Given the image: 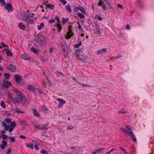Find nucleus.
Returning a JSON list of instances; mask_svg holds the SVG:
<instances>
[{
  "label": "nucleus",
  "instance_id": "obj_1",
  "mask_svg": "<svg viewBox=\"0 0 154 154\" xmlns=\"http://www.w3.org/2000/svg\"><path fill=\"white\" fill-rule=\"evenodd\" d=\"M14 91L16 94L14 101L15 104H24L26 101V97L23 94L16 89H14Z\"/></svg>",
  "mask_w": 154,
  "mask_h": 154
},
{
  "label": "nucleus",
  "instance_id": "obj_2",
  "mask_svg": "<svg viewBox=\"0 0 154 154\" xmlns=\"http://www.w3.org/2000/svg\"><path fill=\"white\" fill-rule=\"evenodd\" d=\"M37 41L38 44L43 46H45L47 44L46 38L42 34H39L37 37Z\"/></svg>",
  "mask_w": 154,
  "mask_h": 154
},
{
  "label": "nucleus",
  "instance_id": "obj_3",
  "mask_svg": "<svg viewBox=\"0 0 154 154\" xmlns=\"http://www.w3.org/2000/svg\"><path fill=\"white\" fill-rule=\"evenodd\" d=\"M33 13L30 14L28 16H27L26 19L25 20H25L27 25L29 24H32L34 23V21L35 20V18L34 17Z\"/></svg>",
  "mask_w": 154,
  "mask_h": 154
},
{
  "label": "nucleus",
  "instance_id": "obj_4",
  "mask_svg": "<svg viewBox=\"0 0 154 154\" xmlns=\"http://www.w3.org/2000/svg\"><path fill=\"white\" fill-rule=\"evenodd\" d=\"M48 125L45 124L39 125H34L35 128L39 130H44L47 129Z\"/></svg>",
  "mask_w": 154,
  "mask_h": 154
},
{
  "label": "nucleus",
  "instance_id": "obj_5",
  "mask_svg": "<svg viewBox=\"0 0 154 154\" xmlns=\"http://www.w3.org/2000/svg\"><path fill=\"white\" fill-rule=\"evenodd\" d=\"M72 28V26L69 25L68 27V31L67 32V35L66 38L67 39L70 38L72 36L73 34L72 33V31L71 28Z\"/></svg>",
  "mask_w": 154,
  "mask_h": 154
},
{
  "label": "nucleus",
  "instance_id": "obj_6",
  "mask_svg": "<svg viewBox=\"0 0 154 154\" xmlns=\"http://www.w3.org/2000/svg\"><path fill=\"white\" fill-rule=\"evenodd\" d=\"M6 69L13 72H14L16 70V66L12 64H10L7 66Z\"/></svg>",
  "mask_w": 154,
  "mask_h": 154
},
{
  "label": "nucleus",
  "instance_id": "obj_7",
  "mask_svg": "<svg viewBox=\"0 0 154 154\" xmlns=\"http://www.w3.org/2000/svg\"><path fill=\"white\" fill-rule=\"evenodd\" d=\"M57 101L59 102L58 106V108H61L62 106L65 103V101L62 99L58 98L57 99Z\"/></svg>",
  "mask_w": 154,
  "mask_h": 154
},
{
  "label": "nucleus",
  "instance_id": "obj_8",
  "mask_svg": "<svg viewBox=\"0 0 154 154\" xmlns=\"http://www.w3.org/2000/svg\"><path fill=\"white\" fill-rule=\"evenodd\" d=\"M21 58L22 59L25 60H31V59L29 57V56L26 54H24L22 55L21 56Z\"/></svg>",
  "mask_w": 154,
  "mask_h": 154
},
{
  "label": "nucleus",
  "instance_id": "obj_9",
  "mask_svg": "<svg viewBox=\"0 0 154 154\" xmlns=\"http://www.w3.org/2000/svg\"><path fill=\"white\" fill-rule=\"evenodd\" d=\"M129 134L131 136V138L132 140L135 143L137 142L136 139L132 131H131L130 132H129Z\"/></svg>",
  "mask_w": 154,
  "mask_h": 154
},
{
  "label": "nucleus",
  "instance_id": "obj_10",
  "mask_svg": "<svg viewBox=\"0 0 154 154\" xmlns=\"http://www.w3.org/2000/svg\"><path fill=\"white\" fill-rule=\"evenodd\" d=\"M14 79L17 84H19L20 82V80L21 79L20 76L18 75H14Z\"/></svg>",
  "mask_w": 154,
  "mask_h": 154
},
{
  "label": "nucleus",
  "instance_id": "obj_11",
  "mask_svg": "<svg viewBox=\"0 0 154 154\" xmlns=\"http://www.w3.org/2000/svg\"><path fill=\"white\" fill-rule=\"evenodd\" d=\"M5 8L7 9L9 12H11L12 10V7L11 4H7L5 6Z\"/></svg>",
  "mask_w": 154,
  "mask_h": 154
},
{
  "label": "nucleus",
  "instance_id": "obj_12",
  "mask_svg": "<svg viewBox=\"0 0 154 154\" xmlns=\"http://www.w3.org/2000/svg\"><path fill=\"white\" fill-rule=\"evenodd\" d=\"M11 84V83L8 81H5L3 83V87L4 88H8Z\"/></svg>",
  "mask_w": 154,
  "mask_h": 154
},
{
  "label": "nucleus",
  "instance_id": "obj_13",
  "mask_svg": "<svg viewBox=\"0 0 154 154\" xmlns=\"http://www.w3.org/2000/svg\"><path fill=\"white\" fill-rule=\"evenodd\" d=\"M107 50L106 48H104L102 49L101 50H99L97 52V54H102L106 52Z\"/></svg>",
  "mask_w": 154,
  "mask_h": 154
},
{
  "label": "nucleus",
  "instance_id": "obj_14",
  "mask_svg": "<svg viewBox=\"0 0 154 154\" xmlns=\"http://www.w3.org/2000/svg\"><path fill=\"white\" fill-rule=\"evenodd\" d=\"M26 88L29 91H33L35 90L34 87L31 85L29 84L27 85L26 87Z\"/></svg>",
  "mask_w": 154,
  "mask_h": 154
},
{
  "label": "nucleus",
  "instance_id": "obj_15",
  "mask_svg": "<svg viewBox=\"0 0 154 154\" xmlns=\"http://www.w3.org/2000/svg\"><path fill=\"white\" fill-rule=\"evenodd\" d=\"M46 6L48 8H49L51 10H53L54 9V6L53 5L51 4H45Z\"/></svg>",
  "mask_w": 154,
  "mask_h": 154
},
{
  "label": "nucleus",
  "instance_id": "obj_16",
  "mask_svg": "<svg viewBox=\"0 0 154 154\" xmlns=\"http://www.w3.org/2000/svg\"><path fill=\"white\" fill-rule=\"evenodd\" d=\"M19 27L22 30H24L26 27V26L25 25L23 24L22 23H20L18 24Z\"/></svg>",
  "mask_w": 154,
  "mask_h": 154
},
{
  "label": "nucleus",
  "instance_id": "obj_17",
  "mask_svg": "<svg viewBox=\"0 0 154 154\" xmlns=\"http://www.w3.org/2000/svg\"><path fill=\"white\" fill-rule=\"evenodd\" d=\"M32 110L35 116H36L38 117H40V115L39 114L36 110L35 109H33Z\"/></svg>",
  "mask_w": 154,
  "mask_h": 154
},
{
  "label": "nucleus",
  "instance_id": "obj_18",
  "mask_svg": "<svg viewBox=\"0 0 154 154\" xmlns=\"http://www.w3.org/2000/svg\"><path fill=\"white\" fill-rule=\"evenodd\" d=\"M104 149L103 148L98 149L92 152L91 154H95L98 152H100L101 150Z\"/></svg>",
  "mask_w": 154,
  "mask_h": 154
},
{
  "label": "nucleus",
  "instance_id": "obj_19",
  "mask_svg": "<svg viewBox=\"0 0 154 154\" xmlns=\"http://www.w3.org/2000/svg\"><path fill=\"white\" fill-rule=\"evenodd\" d=\"M70 7V5L69 4H68L66 5L65 7V9L69 13H70L72 12Z\"/></svg>",
  "mask_w": 154,
  "mask_h": 154
},
{
  "label": "nucleus",
  "instance_id": "obj_20",
  "mask_svg": "<svg viewBox=\"0 0 154 154\" xmlns=\"http://www.w3.org/2000/svg\"><path fill=\"white\" fill-rule=\"evenodd\" d=\"M44 26V24L42 22L41 23L40 25H38L37 27L38 28V29L39 30H40Z\"/></svg>",
  "mask_w": 154,
  "mask_h": 154
},
{
  "label": "nucleus",
  "instance_id": "obj_21",
  "mask_svg": "<svg viewBox=\"0 0 154 154\" xmlns=\"http://www.w3.org/2000/svg\"><path fill=\"white\" fill-rule=\"evenodd\" d=\"M79 10L83 14H86L84 8L82 6L79 7Z\"/></svg>",
  "mask_w": 154,
  "mask_h": 154
},
{
  "label": "nucleus",
  "instance_id": "obj_22",
  "mask_svg": "<svg viewBox=\"0 0 154 154\" xmlns=\"http://www.w3.org/2000/svg\"><path fill=\"white\" fill-rule=\"evenodd\" d=\"M82 45V42L80 41L78 44H75L74 46V47L75 48H79Z\"/></svg>",
  "mask_w": 154,
  "mask_h": 154
},
{
  "label": "nucleus",
  "instance_id": "obj_23",
  "mask_svg": "<svg viewBox=\"0 0 154 154\" xmlns=\"http://www.w3.org/2000/svg\"><path fill=\"white\" fill-rule=\"evenodd\" d=\"M15 111L17 112L18 113H24V112L23 111H22L21 110H20L18 108L16 107L14 109Z\"/></svg>",
  "mask_w": 154,
  "mask_h": 154
},
{
  "label": "nucleus",
  "instance_id": "obj_24",
  "mask_svg": "<svg viewBox=\"0 0 154 154\" xmlns=\"http://www.w3.org/2000/svg\"><path fill=\"white\" fill-rule=\"evenodd\" d=\"M4 76L6 79H8L10 77V75L9 73H5L4 74Z\"/></svg>",
  "mask_w": 154,
  "mask_h": 154
},
{
  "label": "nucleus",
  "instance_id": "obj_25",
  "mask_svg": "<svg viewBox=\"0 0 154 154\" xmlns=\"http://www.w3.org/2000/svg\"><path fill=\"white\" fill-rule=\"evenodd\" d=\"M104 5V2L102 0H100L98 4V5L100 6H102Z\"/></svg>",
  "mask_w": 154,
  "mask_h": 154
},
{
  "label": "nucleus",
  "instance_id": "obj_26",
  "mask_svg": "<svg viewBox=\"0 0 154 154\" xmlns=\"http://www.w3.org/2000/svg\"><path fill=\"white\" fill-rule=\"evenodd\" d=\"M78 15L80 18H83L85 17V16L82 13L80 12L78 13Z\"/></svg>",
  "mask_w": 154,
  "mask_h": 154
},
{
  "label": "nucleus",
  "instance_id": "obj_27",
  "mask_svg": "<svg viewBox=\"0 0 154 154\" xmlns=\"http://www.w3.org/2000/svg\"><path fill=\"white\" fill-rule=\"evenodd\" d=\"M69 20V18H66V19L65 18H63V20H62V23L63 24L65 23L67 21H68Z\"/></svg>",
  "mask_w": 154,
  "mask_h": 154
},
{
  "label": "nucleus",
  "instance_id": "obj_28",
  "mask_svg": "<svg viewBox=\"0 0 154 154\" xmlns=\"http://www.w3.org/2000/svg\"><path fill=\"white\" fill-rule=\"evenodd\" d=\"M94 33L97 34H99L100 33V31L97 28H96V29L94 30Z\"/></svg>",
  "mask_w": 154,
  "mask_h": 154
},
{
  "label": "nucleus",
  "instance_id": "obj_29",
  "mask_svg": "<svg viewBox=\"0 0 154 154\" xmlns=\"http://www.w3.org/2000/svg\"><path fill=\"white\" fill-rule=\"evenodd\" d=\"M26 146L29 148H31V149H33V144H31L29 143H27L26 144Z\"/></svg>",
  "mask_w": 154,
  "mask_h": 154
},
{
  "label": "nucleus",
  "instance_id": "obj_30",
  "mask_svg": "<svg viewBox=\"0 0 154 154\" xmlns=\"http://www.w3.org/2000/svg\"><path fill=\"white\" fill-rule=\"evenodd\" d=\"M6 54L8 56H12V54L9 50H7L6 51Z\"/></svg>",
  "mask_w": 154,
  "mask_h": 154
},
{
  "label": "nucleus",
  "instance_id": "obj_31",
  "mask_svg": "<svg viewBox=\"0 0 154 154\" xmlns=\"http://www.w3.org/2000/svg\"><path fill=\"white\" fill-rule=\"evenodd\" d=\"M79 58L82 61H85L86 60L85 57L84 56H79Z\"/></svg>",
  "mask_w": 154,
  "mask_h": 154
},
{
  "label": "nucleus",
  "instance_id": "obj_32",
  "mask_svg": "<svg viewBox=\"0 0 154 154\" xmlns=\"http://www.w3.org/2000/svg\"><path fill=\"white\" fill-rule=\"evenodd\" d=\"M126 128L129 131V132L132 131V128L130 126L126 125Z\"/></svg>",
  "mask_w": 154,
  "mask_h": 154
},
{
  "label": "nucleus",
  "instance_id": "obj_33",
  "mask_svg": "<svg viewBox=\"0 0 154 154\" xmlns=\"http://www.w3.org/2000/svg\"><path fill=\"white\" fill-rule=\"evenodd\" d=\"M24 81L23 80L21 79L20 80V83L19 84H20V86H22L23 85L24 83Z\"/></svg>",
  "mask_w": 154,
  "mask_h": 154
},
{
  "label": "nucleus",
  "instance_id": "obj_34",
  "mask_svg": "<svg viewBox=\"0 0 154 154\" xmlns=\"http://www.w3.org/2000/svg\"><path fill=\"white\" fill-rule=\"evenodd\" d=\"M10 125L11 127L14 128L15 127V126L16 124L15 122H13L11 123Z\"/></svg>",
  "mask_w": 154,
  "mask_h": 154
},
{
  "label": "nucleus",
  "instance_id": "obj_35",
  "mask_svg": "<svg viewBox=\"0 0 154 154\" xmlns=\"http://www.w3.org/2000/svg\"><path fill=\"white\" fill-rule=\"evenodd\" d=\"M31 50L33 52L35 53H37L38 52L37 50L34 48H31Z\"/></svg>",
  "mask_w": 154,
  "mask_h": 154
},
{
  "label": "nucleus",
  "instance_id": "obj_36",
  "mask_svg": "<svg viewBox=\"0 0 154 154\" xmlns=\"http://www.w3.org/2000/svg\"><path fill=\"white\" fill-rule=\"evenodd\" d=\"M74 128V126L72 125H69L67 126V129L69 130H71Z\"/></svg>",
  "mask_w": 154,
  "mask_h": 154
},
{
  "label": "nucleus",
  "instance_id": "obj_37",
  "mask_svg": "<svg viewBox=\"0 0 154 154\" xmlns=\"http://www.w3.org/2000/svg\"><path fill=\"white\" fill-rule=\"evenodd\" d=\"M73 9L74 11L77 12L78 11L79 8V7H78L77 6H75L74 7Z\"/></svg>",
  "mask_w": 154,
  "mask_h": 154
},
{
  "label": "nucleus",
  "instance_id": "obj_38",
  "mask_svg": "<svg viewBox=\"0 0 154 154\" xmlns=\"http://www.w3.org/2000/svg\"><path fill=\"white\" fill-rule=\"evenodd\" d=\"M42 109L43 111H46L48 110V109L44 105H43L42 106Z\"/></svg>",
  "mask_w": 154,
  "mask_h": 154
},
{
  "label": "nucleus",
  "instance_id": "obj_39",
  "mask_svg": "<svg viewBox=\"0 0 154 154\" xmlns=\"http://www.w3.org/2000/svg\"><path fill=\"white\" fill-rule=\"evenodd\" d=\"M0 2L2 6H5V2L4 0H0Z\"/></svg>",
  "mask_w": 154,
  "mask_h": 154
},
{
  "label": "nucleus",
  "instance_id": "obj_40",
  "mask_svg": "<svg viewBox=\"0 0 154 154\" xmlns=\"http://www.w3.org/2000/svg\"><path fill=\"white\" fill-rule=\"evenodd\" d=\"M63 52H64V53H63L64 56V57H67V55H68L67 52L65 51V49H63Z\"/></svg>",
  "mask_w": 154,
  "mask_h": 154
},
{
  "label": "nucleus",
  "instance_id": "obj_41",
  "mask_svg": "<svg viewBox=\"0 0 154 154\" xmlns=\"http://www.w3.org/2000/svg\"><path fill=\"white\" fill-rule=\"evenodd\" d=\"M1 44L4 47V48H5V47H7L8 48H9V47H8V46L6 45L5 43H4L3 42H1Z\"/></svg>",
  "mask_w": 154,
  "mask_h": 154
},
{
  "label": "nucleus",
  "instance_id": "obj_42",
  "mask_svg": "<svg viewBox=\"0 0 154 154\" xmlns=\"http://www.w3.org/2000/svg\"><path fill=\"white\" fill-rule=\"evenodd\" d=\"M120 149L125 153V154H128L127 151L122 147H120Z\"/></svg>",
  "mask_w": 154,
  "mask_h": 154
},
{
  "label": "nucleus",
  "instance_id": "obj_43",
  "mask_svg": "<svg viewBox=\"0 0 154 154\" xmlns=\"http://www.w3.org/2000/svg\"><path fill=\"white\" fill-rule=\"evenodd\" d=\"M5 121L7 123H10L11 122V119H10L6 118L5 119Z\"/></svg>",
  "mask_w": 154,
  "mask_h": 154
},
{
  "label": "nucleus",
  "instance_id": "obj_44",
  "mask_svg": "<svg viewBox=\"0 0 154 154\" xmlns=\"http://www.w3.org/2000/svg\"><path fill=\"white\" fill-rule=\"evenodd\" d=\"M57 27L59 29L58 30V32H60V30L62 29V26H61L60 25H59V24H57Z\"/></svg>",
  "mask_w": 154,
  "mask_h": 154
},
{
  "label": "nucleus",
  "instance_id": "obj_45",
  "mask_svg": "<svg viewBox=\"0 0 154 154\" xmlns=\"http://www.w3.org/2000/svg\"><path fill=\"white\" fill-rule=\"evenodd\" d=\"M41 152L42 154H48V152L44 150H42L41 151Z\"/></svg>",
  "mask_w": 154,
  "mask_h": 154
},
{
  "label": "nucleus",
  "instance_id": "obj_46",
  "mask_svg": "<svg viewBox=\"0 0 154 154\" xmlns=\"http://www.w3.org/2000/svg\"><path fill=\"white\" fill-rule=\"evenodd\" d=\"M2 138L4 140L6 139L7 137V135L5 134H2Z\"/></svg>",
  "mask_w": 154,
  "mask_h": 154
},
{
  "label": "nucleus",
  "instance_id": "obj_47",
  "mask_svg": "<svg viewBox=\"0 0 154 154\" xmlns=\"http://www.w3.org/2000/svg\"><path fill=\"white\" fill-rule=\"evenodd\" d=\"M1 105L3 108H4L5 107V105L3 101H2L1 102Z\"/></svg>",
  "mask_w": 154,
  "mask_h": 154
},
{
  "label": "nucleus",
  "instance_id": "obj_48",
  "mask_svg": "<svg viewBox=\"0 0 154 154\" xmlns=\"http://www.w3.org/2000/svg\"><path fill=\"white\" fill-rule=\"evenodd\" d=\"M60 1L63 3V5H65L67 4V2L65 0H60Z\"/></svg>",
  "mask_w": 154,
  "mask_h": 154
},
{
  "label": "nucleus",
  "instance_id": "obj_49",
  "mask_svg": "<svg viewBox=\"0 0 154 154\" xmlns=\"http://www.w3.org/2000/svg\"><path fill=\"white\" fill-rule=\"evenodd\" d=\"M121 57H122V55H120L117 56L115 57H114L113 58H114V59L116 60V59H118Z\"/></svg>",
  "mask_w": 154,
  "mask_h": 154
},
{
  "label": "nucleus",
  "instance_id": "obj_50",
  "mask_svg": "<svg viewBox=\"0 0 154 154\" xmlns=\"http://www.w3.org/2000/svg\"><path fill=\"white\" fill-rule=\"evenodd\" d=\"M10 140L11 142H13L15 141V138L14 137H11L10 138Z\"/></svg>",
  "mask_w": 154,
  "mask_h": 154
},
{
  "label": "nucleus",
  "instance_id": "obj_51",
  "mask_svg": "<svg viewBox=\"0 0 154 154\" xmlns=\"http://www.w3.org/2000/svg\"><path fill=\"white\" fill-rule=\"evenodd\" d=\"M79 24V26H78V28L80 29L81 30H82V31H83V29H82V27L81 26L80 24L79 23V22L78 21L77 22Z\"/></svg>",
  "mask_w": 154,
  "mask_h": 154
},
{
  "label": "nucleus",
  "instance_id": "obj_52",
  "mask_svg": "<svg viewBox=\"0 0 154 154\" xmlns=\"http://www.w3.org/2000/svg\"><path fill=\"white\" fill-rule=\"evenodd\" d=\"M10 127V126L8 125H7L5 127V131H7L9 130V128Z\"/></svg>",
  "mask_w": 154,
  "mask_h": 154
},
{
  "label": "nucleus",
  "instance_id": "obj_53",
  "mask_svg": "<svg viewBox=\"0 0 154 154\" xmlns=\"http://www.w3.org/2000/svg\"><path fill=\"white\" fill-rule=\"evenodd\" d=\"M103 10L104 11L106 10L107 9V7L106 6V5H104L102 6Z\"/></svg>",
  "mask_w": 154,
  "mask_h": 154
},
{
  "label": "nucleus",
  "instance_id": "obj_54",
  "mask_svg": "<svg viewBox=\"0 0 154 154\" xmlns=\"http://www.w3.org/2000/svg\"><path fill=\"white\" fill-rule=\"evenodd\" d=\"M2 144L3 145L6 146V145H7V143L5 141H4V140L2 141Z\"/></svg>",
  "mask_w": 154,
  "mask_h": 154
},
{
  "label": "nucleus",
  "instance_id": "obj_55",
  "mask_svg": "<svg viewBox=\"0 0 154 154\" xmlns=\"http://www.w3.org/2000/svg\"><path fill=\"white\" fill-rule=\"evenodd\" d=\"M127 30H130V26L127 24L126 26H125Z\"/></svg>",
  "mask_w": 154,
  "mask_h": 154
},
{
  "label": "nucleus",
  "instance_id": "obj_56",
  "mask_svg": "<svg viewBox=\"0 0 154 154\" xmlns=\"http://www.w3.org/2000/svg\"><path fill=\"white\" fill-rule=\"evenodd\" d=\"M57 74L58 76H60V75H62L63 76V75L62 74V73L59 72H57Z\"/></svg>",
  "mask_w": 154,
  "mask_h": 154
},
{
  "label": "nucleus",
  "instance_id": "obj_57",
  "mask_svg": "<svg viewBox=\"0 0 154 154\" xmlns=\"http://www.w3.org/2000/svg\"><path fill=\"white\" fill-rule=\"evenodd\" d=\"M11 151V148H8L7 150V152L6 154H9V153H10Z\"/></svg>",
  "mask_w": 154,
  "mask_h": 154
},
{
  "label": "nucleus",
  "instance_id": "obj_58",
  "mask_svg": "<svg viewBox=\"0 0 154 154\" xmlns=\"http://www.w3.org/2000/svg\"><path fill=\"white\" fill-rule=\"evenodd\" d=\"M49 21V22L50 23H53L55 22V20L53 19H50Z\"/></svg>",
  "mask_w": 154,
  "mask_h": 154
},
{
  "label": "nucleus",
  "instance_id": "obj_59",
  "mask_svg": "<svg viewBox=\"0 0 154 154\" xmlns=\"http://www.w3.org/2000/svg\"><path fill=\"white\" fill-rule=\"evenodd\" d=\"M81 85L82 86H88V87H90V86L89 85H86L84 84L81 83Z\"/></svg>",
  "mask_w": 154,
  "mask_h": 154
},
{
  "label": "nucleus",
  "instance_id": "obj_60",
  "mask_svg": "<svg viewBox=\"0 0 154 154\" xmlns=\"http://www.w3.org/2000/svg\"><path fill=\"white\" fill-rule=\"evenodd\" d=\"M0 147L2 149H4L5 148L6 146L2 144L0 146Z\"/></svg>",
  "mask_w": 154,
  "mask_h": 154
},
{
  "label": "nucleus",
  "instance_id": "obj_61",
  "mask_svg": "<svg viewBox=\"0 0 154 154\" xmlns=\"http://www.w3.org/2000/svg\"><path fill=\"white\" fill-rule=\"evenodd\" d=\"M56 19L57 20V22L58 23H60V21L59 20V19L58 18V16H56L55 17Z\"/></svg>",
  "mask_w": 154,
  "mask_h": 154
},
{
  "label": "nucleus",
  "instance_id": "obj_62",
  "mask_svg": "<svg viewBox=\"0 0 154 154\" xmlns=\"http://www.w3.org/2000/svg\"><path fill=\"white\" fill-rule=\"evenodd\" d=\"M119 37L121 38H123L124 37V35L123 33H120Z\"/></svg>",
  "mask_w": 154,
  "mask_h": 154
},
{
  "label": "nucleus",
  "instance_id": "obj_63",
  "mask_svg": "<svg viewBox=\"0 0 154 154\" xmlns=\"http://www.w3.org/2000/svg\"><path fill=\"white\" fill-rule=\"evenodd\" d=\"M20 137L21 138V139H26V137L25 136L23 135H20Z\"/></svg>",
  "mask_w": 154,
  "mask_h": 154
},
{
  "label": "nucleus",
  "instance_id": "obj_64",
  "mask_svg": "<svg viewBox=\"0 0 154 154\" xmlns=\"http://www.w3.org/2000/svg\"><path fill=\"white\" fill-rule=\"evenodd\" d=\"M43 85L44 86L45 88H46L47 87V85H46V82H43Z\"/></svg>",
  "mask_w": 154,
  "mask_h": 154
}]
</instances>
